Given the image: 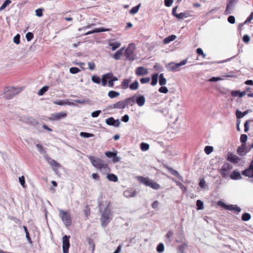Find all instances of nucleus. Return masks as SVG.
<instances>
[{
  "label": "nucleus",
  "mask_w": 253,
  "mask_h": 253,
  "mask_svg": "<svg viewBox=\"0 0 253 253\" xmlns=\"http://www.w3.org/2000/svg\"><path fill=\"white\" fill-rule=\"evenodd\" d=\"M113 218V212L107 206L104 210L101 218L100 221L102 226L106 227Z\"/></svg>",
  "instance_id": "obj_1"
},
{
  "label": "nucleus",
  "mask_w": 253,
  "mask_h": 253,
  "mask_svg": "<svg viewBox=\"0 0 253 253\" xmlns=\"http://www.w3.org/2000/svg\"><path fill=\"white\" fill-rule=\"evenodd\" d=\"M135 96L127 98L123 100L119 101L111 106L112 108L124 109L128 105H132L134 103V98Z\"/></svg>",
  "instance_id": "obj_2"
},
{
  "label": "nucleus",
  "mask_w": 253,
  "mask_h": 253,
  "mask_svg": "<svg viewBox=\"0 0 253 253\" xmlns=\"http://www.w3.org/2000/svg\"><path fill=\"white\" fill-rule=\"evenodd\" d=\"M22 88L14 87H7L4 89V96L7 99L12 98L15 95L20 92Z\"/></svg>",
  "instance_id": "obj_3"
},
{
  "label": "nucleus",
  "mask_w": 253,
  "mask_h": 253,
  "mask_svg": "<svg viewBox=\"0 0 253 253\" xmlns=\"http://www.w3.org/2000/svg\"><path fill=\"white\" fill-rule=\"evenodd\" d=\"M91 164L96 168L101 169L103 168H106L107 164H104L103 161L99 158L94 156H89L88 157Z\"/></svg>",
  "instance_id": "obj_4"
},
{
  "label": "nucleus",
  "mask_w": 253,
  "mask_h": 253,
  "mask_svg": "<svg viewBox=\"0 0 253 253\" xmlns=\"http://www.w3.org/2000/svg\"><path fill=\"white\" fill-rule=\"evenodd\" d=\"M59 216L66 227L69 226L72 224L71 217L69 213L62 210L59 211Z\"/></svg>",
  "instance_id": "obj_5"
},
{
  "label": "nucleus",
  "mask_w": 253,
  "mask_h": 253,
  "mask_svg": "<svg viewBox=\"0 0 253 253\" xmlns=\"http://www.w3.org/2000/svg\"><path fill=\"white\" fill-rule=\"evenodd\" d=\"M187 62V59H184L178 63L171 62L166 65V68L169 72H173L181 66L184 65Z\"/></svg>",
  "instance_id": "obj_6"
},
{
  "label": "nucleus",
  "mask_w": 253,
  "mask_h": 253,
  "mask_svg": "<svg viewBox=\"0 0 253 253\" xmlns=\"http://www.w3.org/2000/svg\"><path fill=\"white\" fill-rule=\"evenodd\" d=\"M238 0H227L226 9L224 11V14L227 15L232 13L234 10V6Z\"/></svg>",
  "instance_id": "obj_7"
},
{
  "label": "nucleus",
  "mask_w": 253,
  "mask_h": 253,
  "mask_svg": "<svg viewBox=\"0 0 253 253\" xmlns=\"http://www.w3.org/2000/svg\"><path fill=\"white\" fill-rule=\"evenodd\" d=\"M218 205L221 206L223 208L229 211H234L237 213L241 211V209L236 205H227L223 202H218Z\"/></svg>",
  "instance_id": "obj_8"
},
{
  "label": "nucleus",
  "mask_w": 253,
  "mask_h": 253,
  "mask_svg": "<svg viewBox=\"0 0 253 253\" xmlns=\"http://www.w3.org/2000/svg\"><path fill=\"white\" fill-rule=\"evenodd\" d=\"M232 168V166L229 163H225L220 169V173L223 177H226Z\"/></svg>",
  "instance_id": "obj_9"
},
{
  "label": "nucleus",
  "mask_w": 253,
  "mask_h": 253,
  "mask_svg": "<svg viewBox=\"0 0 253 253\" xmlns=\"http://www.w3.org/2000/svg\"><path fill=\"white\" fill-rule=\"evenodd\" d=\"M69 238H70V236H67V235H65L63 237L62 248H63V253H69V248L70 246V242H69Z\"/></svg>",
  "instance_id": "obj_10"
},
{
  "label": "nucleus",
  "mask_w": 253,
  "mask_h": 253,
  "mask_svg": "<svg viewBox=\"0 0 253 253\" xmlns=\"http://www.w3.org/2000/svg\"><path fill=\"white\" fill-rule=\"evenodd\" d=\"M105 123L109 126L114 127H119L120 126L121 122L119 119L115 120L113 117H111L105 120Z\"/></svg>",
  "instance_id": "obj_11"
},
{
  "label": "nucleus",
  "mask_w": 253,
  "mask_h": 253,
  "mask_svg": "<svg viewBox=\"0 0 253 253\" xmlns=\"http://www.w3.org/2000/svg\"><path fill=\"white\" fill-rule=\"evenodd\" d=\"M249 152L248 147L245 144H242L237 149L238 154L241 156L246 155Z\"/></svg>",
  "instance_id": "obj_12"
},
{
  "label": "nucleus",
  "mask_w": 253,
  "mask_h": 253,
  "mask_svg": "<svg viewBox=\"0 0 253 253\" xmlns=\"http://www.w3.org/2000/svg\"><path fill=\"white\" fill-rule=\"evenodd\" d=\"M133 46V44H129L128 46L126 49L125 54L126 58L129 59V60H133L134 58L132 57L133 53V49L134 48L133 47L132 49H131V47Z\"/></svg>",
  "instance_id": "obj_13"
},
{
  "label": "nucleus",
  "mask_w": 253,
  "mask_h": 253,
  "mask_svg": "<svg viewBox=\"0 0 253 253\" xmlns=\"http://www.w3.org/2000/svg\"><path fill=\"white\" fill-rule=\"evenodd\" d=\"M105 76H108V85L110 87H113L114 84V82L118 80V78L117 77L114 76L113 74L111 73H107L105 74Z\"/></svg>",
  "instance_id": "obj_14"
},
{
  "label": "nucleus",
  "mask_w": 253,
  "mask_h": 253,
  "mask_svg": "<svg viewBox=\"0 0 253 253\" xmlns=\"http://www.w3.org/2000/svg\"><path fill=\"white\" fill-rule=\"evenodd\" d=\"M134 102H135L137 105L139 107L143 106L145 102V98L143 95L138 94L135 95Z\"/></svg>",
  "instance_id": "obj_15"
},
{
  "label": "nucleus",
  "mask_w": 253,
  "mask_h": 253,
  "mask_svg": "<svg viewBox=\"0 0 253 253\" xmlns=\"http://www.w3.org/2000/svg\"><path fill=\"white\" fill-rule=\"evenodd\" d=\"M227 160L232 163L237 164L240 161V158L232 153L229 152L227 154Z\"/></svg>",
  "instance_id": "obj_16"
},
{
  "label": "nucleus",
  "mask_w": 253,
  "mask_h": 253,
  "mask_svg": "<svg viewBox=\"0 0 253 253\" xmlns=\"http://www.w3.org/2000/svg\"><path fill=\"white\" fill-rule=\"evenodd\" d=\"M135 74L138 76L146 75L148 74V71L143 67H138L135 70Z\"/></svg>",
  "instance_id": "obj_17"
},
{
  "label": "nucleus",
  "mask_w": 253,
  "mask_h": 253,
  "mask_svg": "<svg viewBox=\"0 0 253 253\" xmlns=\"http://www.w3.org/2000/svg\"><path fill=\"white\" fill-rule=\"evenodd\" d=\"M44 157L51 167H52L54 170H55V168H59L60 167V165L56 161L51 159L47 155L45 156Z\"/></svg>",
  "instance_id": "obj_18"
},
{
  "label": "nucleus",
  "mask_w": 253,
  "mask_h": 253,
  "mask_svg": "<svg viewBox=\"0 0 253 253\" xmlns=\"http://www.w3.org/2000/svg\"><path fill=\"white\" fill-rule=\"evenodd\" d=\"M67 114L65 112H59L52 115L51 119L54 121L59 120L66 117Z\"/></svg>",
  "instance_id": "obj_19"
},
{
  "label": "nucleus",
  "mask_w": 253,
  "mask_h": 253,
  "mask_svg": "<svg viewBox=\"0 0 253 253\" xmlns=\"http://www.w3.org/2000/svg\"><path fill=\"white\" fill-rule=\"evenodd\" d=\"M137 192L135 189H130L126 190L124 195L126 197L129 198V197H134L137 194Z\"/></svg>",
  "instance_id": "obj_20"
},
{
  "label": "nucleus",
  "mask_w": 253,
  "mask_h": 253,
  "mask_svg": "<svg viewBox=\"0 0 253 253\" xmlns=\"http://www.w3.org/2000/svg\"><path fill=\"white\" fill-rule=\"evenodd\" d=\"M137 180L139 181V182L141 183H142L144 184L145 185L147 186H149L150 185V183L151 181V180L148 177H144L143 176H138L137 177Z\"/></svg>",
  "instance_id": "obj_21"
},
{
  "label": "nucleus",
  "mask_w": 253,
  "mask_h": 253,
  "mask_svg": "<svg viewBox=\"0 0 253 253\" xmlns=\"http://www.w3.org/2000/svg\"><path fill=\"white\" fill-rule=\"evenodd\" d=\"M110 31L109 29H105L104 28H95V29L89 31L84 34V35H88L91 34L95 33H100V32H106V31Z\"/></svg>",
  "instance_id": "obj_22"
},
{
  "label": "nucleus",
  "mask_w": 253,
  "mask_h": 253,
  "mask_svg": "<svg viewBox=\"0 0 253 253\" xmlns=\"http://www.w3.org/2000/svg\"><path fill=\"white\" fill-rule=\"evenodd\" d=\"M246 92L245 91H240V90H233L231 92V94L233 97H242L246 94Z\"/></svg>",
  "instance_id": "obj_23"
},
{
  "label": "nucleus",
  "mask_w": 253,
  "mask_h": 253,
  "mask_svg": "<svg viewBox=\"0 0 253 253\" xmlns=\"http://www.w3.org/2000/svg\"><path fill=\"white\" fill-rule=\"evenodd\" d=\"M230 177L232 179L238 180L242 178L240 172L237 170H234L233 172L230 175Z\"/></svg>",
  "instance_id": "obj_24"
},
{
  "label": "nucleus",
  "mask_w": 253,
  "mask_h": 253,
  "mask_svg": "<svg viewBox=\"0 0 253 253\" xmlns=\"http://www.w3.org/2000/svg\"><path fill=\"white\" fill-rule=\"evenodd\" d=\"M125 49V47H122L121 49L117 50L113 55V57L115 60H119L121 58V56L123 54V52Z\"/></svg>",
  "instance_id": "obj_25"
},
{
  "label": "nucleus",
  "mask_w": 253,
  "mask_h": 253,
  "mask_svg": "<svg viewBox=\"0 0 253 253\" xmlns=\"http://www.w3.org/2000/svg\"><path fill=\"white\" fill-rule=\"evenodd\" d=\"M168 169L173 175L177 177L179 180H182L183 178L182 176H180V175L179 174L177 170L171 168H168Z\"/></svg>",
  "instance_id": "obj_26"
},
{
  "label": "nucleus",
  "mask_w": 253,
  "mask_h": 253,
  "mask_svg": "<svg viewBox=\"0 0 253 253\" xmlns=\"http://www.w3.org/2000/svg\"><path fill=\"white\" fill-rule=\"evenodd\" d=\"M176 38V37L175 35H171L165 38L163 41V42L165 44H168L170 42L174 41Z\"/></svg>",
  "instance_id": "obj_27"
},
{
  "label": "nucleus",
  "mask_w": 253,
  "mask_h": 253,
  "mask_svg": "<svg viewBox=\"0 0 253 253\" xmlns=\"http://www.w3.org/2000/svg\"><path fill=\"white\" fill-rule=\"evenodd\" d=\"M159 77V74L158 73H155L152 75L151 78V84L153 86H154L157 84L158 83V79Z\"/></svg>",
  "instance_id": "obj_28"
},
{
  "label": "nucleus",
  "mask_w": 253,
  "mask_h": 253,
  "mask_svg": "<svg viewBox=\"0 0 253 253\" xmlns=\"http://www.w3.org/2000/svg\"><path fill=\"white\" fill-rule=\"evenodd\" d=\"M107 178L109 181L117 182L118 180L117 176L113 173H109L107 175Z\"/></svg>",
  "instance_id": "obj_29"
},
{
  "label": "nucleus",
  "mask_w": 253,
  "mask_h": 253,
  "mask_svg": "<svg viewBox=\"0 0 253 253\" xmlns=\"http://www.w3.org/2000/svg\"><path fill=\"white\" fill-rule=\"evenodd\" d=\"M120 93L118 91L111 90L108 92V96L112 99L116 98L120 95Z\"/></svg>",
  "instance_id": "obj_30"
},
{
  "label": "nucleus",
  "mask_w": 253,
  "mask_h": 253,
  "mask_svg": "<svg viewBox=\"0 0 253 253\" xmlns=\"http://www.w3.org/2000/svg\"><path fill=\"white\" fill-rule=\"evenodd\" d=\"M109 45L111 47L112 50L114 51L120 46L121 43L119 42H115L109 43Z\"/></svg>",
  "instance_id": "obj_31"
},
{
  "label": "nucleus",
  "mask_w": 253,
  "mask_h": 253,
  "mask_svg": "<svg viewBox=\"0 0 253 253\" xmlns=\"http://www.w3.org/2000/svg\"><path fill=\"white\" fill-rule=\"evenodd\" d=\"M159 84L161 86H163L165 85L167 83V80L164 77L163 74H161L159 76Z\"/></svg>",
  "instance_id": "obj_32"
},
{
  "label": "nucleus",
  "mask_w": 253,
  "mask_h": 253,
  "mask_svg": "<svg viewBox=\"0 0 253 253\" xmlns=\"http://www.w3.org/2000/svg\"><path fill=\"white\" fill-rule=\"evenodd\" d=\"M130 81L128 79H124L121 84V87L123 89H126L129 87Z\"/></svg>",
  "instance_id": "obj_33"
},
{
  "label": "nucleus",
  "mask_w": 253,
  "mask_h": 253,
  "mask_svg": "<svg viewBox=\"0 0 253 253\" xmlns=\"http://www.w3.org/2000/svg\"><path fill=\"white\" fill-rule=\"evenodd\" d=\"M87 241L88 244L89 245L90 247L91 248L92 252L93 253L95 246L93 240L90 238H87Z\"/></svg>",
  "instance_id": "obj_34"
},
{
  "label": "nucleus",
  "mask_w": 253,
  "mask_h": 253,
  "mask_svg": "<svg viewBox=\"0 0 253 253\" xmlns=\"http://www.w3.org/2000/svg\"><path fill=\"white\" fill-rule=\"evenodd\" d=\"M189 16L188 12H181L178 15H176V18L178 19H181L184 18H187Z\"/></svg>",
  "instance_id": "obj_35"
},
{
  "label": "nucleus",
  "mask_w": 253,
  "mask_h": 253,
  "mask_svg": "<svg viewBox=\"0 0 253 253\" xmlns=\"http://www.w3.org/2000/svg\"><path fill=\"white\" fill-rule=\"evenodd\" d=\"M138 82L137 81H135L129 85V87L131 90H133L137 89L138 87Z\"/></svg>",
  "instance_id": "obj_36"
},
{
  "label": "nucleus",
  "mask_w": 253,
  "mask_h": 253,
  "mask_svg": "<svg viewBox=\"0 0 253 253\" xmlns=\"http://www.w3.org/2000/svg\"><path fill=\"white\" fill-rule=\"evenodd\" d=\"M251 218V214L248 212H245L242 214L241 219L244 221H249Z\"/></svg>",
  "instance_id": "obj_37"
},
{
  "label": "nucleus",
  "mask_w": 253,
  "mask_h": 253,
  "mask_svg": "<svg viewBox=\"0 0 253 253\" xmlns=\"http://www.w3.org/2000/svg\"><path fill=\"white\" fill-rule=\"evenodd\" d=\"M141 5V4L139 3L137 5L133 7L129 11V13L131 14H134L137 13L139 10V7Z\"/></svg>",
  "instance_id": "obj_38"
},
{
  "label": "nucleus",
  "mask_w": 253,
  "mask_h": 253,
  "mask_svg": "<svg viewBox=\"0 0 253 253\" xmlns=\"http://www.w3.org/2000/svg\"><path fill=\"white\" fill-rule=\"evenodd\" d=\"M164 249H165L164 245L162 243H159L156 248V250H157V252H158L159 253H161L163 252L164 251Z\"/></svg>",
  "instance_id": "obj_39"
},
{
  "label": "nucleus",
  "mask_w": 253,
  "mask_h": 253,
  "mask_svg": "<svg viewBox=\"0 0 253 253\" xmlns=\"http://www.w3.org/2000/svg\"><path fill=\"white\" fill-rule=\"evenodd\" d=\"M149 186L155 190H158L160 188V185L159 184L155 182H153L152 180Z\"/></svg>",
  "instance_id": "obj_40"
},
{
  "label": "nucleus",
  "mask_w": 253,
  "mask_h": 253,
  "mask_svg": "<svg viewBox=\"0 0 253 253\" xmlns=\"http://www.w3.org/2000/svg\"><path fill=\"white\" fill-rule=\"evenodd\" d=\"M49 88L48 86H44L38 92V94L40 96H42L44 94V93L48 90Z\"/></svg>",
  "instance_id": "obj_41"
},
{
  "label": "nucleus",
  "mask_w": 253,
  "mask_h": 253,
  "mask_svg": "<svg viewBox=\"0 0 253 253\" xmlns=\"http://www.w3.org/2000/svg\"><path fill=\"white\" fill-rule=\"evenodd\" d=\"M141 150L143 151H147L149 148V145L145 142H142L140 144Z\"/></svg>",
  "instance_id": "obj_42"
},
{
  "label": "nucleus",
  "mask_w": 253,
  "mask_h": 253,
  "mask_svg": "<svg viewBox=\"0 0 253 253\" xmlns=\"http://www.w3.org/2000/svg\"><path fill=\"white\" fill-rule=\"evenodd\" d=\"M11 3V1L10 0H5L4 2L2 4V5L0 7V11L3 10L6 8L7 6H8L10 3Z\"/></svg>",
  "instance_id": "obj_43"
},
{
  "label": "nucleus",
  "mask_w": 253,
  "mask_h": 253,
  "mask_svg": "<svg viewBox=\"0 0 253 253\" xmlns=\"http://www.w3.org/2000/svg\"><path fill=\"white\" fill-rule=\"evenodd\" d=\"M196 206L197 207V210H203L204 209V203L201 200H198L196 201Z\"/></svg>",
  "instance_id": "obj_44"
},
{
  "label": "nucleus",
  "mask_w": 253,
  "mask_h": 253,
  "mask_svg": "<svg viewBox=\"0 0 253 253\" xmlns=\"http://www.w3.org/2000/svg\"><path fill=\"white\" fill-rule=\"evenodd\" d=\"M105 155L109 158H113V157H115L116 155H117V152H114L111 151H107L105 152Z\"/></svg>",
  "instance_id": "obj_45"
},
{
  "label": "nucleus",
  "mask_w": 253,
  "mask_h": 253,
  "mask_svg": "<svg viewBox=\"0 0 253 253\" xmlns=\"http://www.w3.org/2000/svg\"><path fill=\"white\" fill-rule=\"evenodd\" d=\"M92 81L97 84H99L101 83V79L97 76L94 75L91 78Z\"/></svg>",
  "instance_id": "obj_46"
},
{
  "label": "nucleus",
  "mask_w": 253,
  "mask_h": 253,
  "mask_svg": "<svg viewBox=\"0 0 253 253\" xmlns=\"http://www.w3.org/2000/svg\"><path fill=\"white\" fill-rule=\"evenodd\" d=\"M74 102L76 103L83 104H84L85 103H88L89 102V100L85 99L84 98L77 99L74 100Z\"/></svg>",
  "instance_id": "obj_47"
},
{
  "label": "nucleus",
  "mask_w": 253,
  "mask_h": 253,
  "mask_svg": "<svg viewBox=\"0 0 253 253\" xmlns=\"http://www.w3.org/2000/svg\"><path fill=\"white\" fill-rule=\"evenodd\" d=\"M213 148L212 146H206L205 147L204 151L207 154L209 155L213 151Z\"/></svg>",
  "instance_id": "obj_48"
},
{
  "label": "nucleus",
  "mask_w": 253,
  "mask_h": 253,
  "mask_svg": "<svg viewBox=\"0 0 253 253\" xmlns=\"http://www.w3.org/2000/svg\"><path fill=\"white\" fill-rule=\"evenodd\" d=\"M80 136L84 138H89L92 137L93 134L88 132H81L80 133Z\"/></svg>",
  "instance_id": "obj_49"
},
{
  "label": "nucleus",
  "mask_w": 253,
  "mask_h": 253,
  "mask_svg": "<svg viewBox=\"0 0 253 253\" xmlns=\"http://www.w3.org/2000/svg\"><path fill=\"white\" fill-rule=\"evenodd\" d=\"M70 73L72 74H77L80 72L79 68L75 67H73L70 68Z\"/></svg>",
  "instance_id": "obj_50"
},
{
  "label": "nucleus",
  "mask_w": 253,
  "mask_h": 253,
  "mask_svg": "<svg viewBox=\"0 0 253 253\" xmlns=\"http://www.w3.org/2000/svg\"><path fill=\"white\" fill-rule=\"evenodd\" d=\"M36 147L38 150V151L41 153V154H43L44 153H45V151L44 150V149L43 148V147L42 146V145H41L40 144H37L36 145Z\"/></svg>",
  "instance_id": "obj_51"
},
{
  "label": "nucleus",
  "mask_w": 253,
  "mask_h": 253,
  "mask_svg": "<svg viewBox=\"0 0 253 253\" xmlns=\"http://www.w3.org/2000/svg\"><path fill=\"white\" fill-rule=\"evenodd\" d=\"M19 181L21 185L23 187H26L25 177L24 176H21L19 177Z\"/></svg>",
  "instance_id": "obj_52"
},
{
  "label": "nucleus",
  "mask_w": 253,
  "mask_h": 253,
  "mask_svg": "<svg viewBox=\"0 0 253 253\" xmlns=\"http://www.w3.org/2000/svg\"><path fill=\"white\" fill-rule=\"evenodd\" d=\"M34 38V34L31 32H28L26 35V38L27 41H31Z\"/></svg>",
  "instance_id": "obj_53"
},
{
  "label": "nucleus",
  "mask_w": 253,
  "mask_h": 253,
  "mask_svg": "<svg viewBox=\"0 0 253 253\" xmlns=\"http://www.w3.org/2000/svg\"><path fill=\"white\" fill-rule=\"evenodd\" d=\"M248 139V136L246 134H243L240 137V141L242 144H245Z\"/></svg>",
  "instance_id": "obj_54"
},
{
  "label": "nucleus",
  "mask_w": 253,
  "mask_h": 253,
  "mask_svg": "<svg viewBox=\"0 0 253 253\" xmlns=\"http://www.w3.org/2000/svg\"><path fill=\"white\" fill-rule=\"evenodd\" d=\"M13 42L18 44L20 42V36L19 34L16 35L13 38Z\"/></svg>",
  "instance_id": "obj_55"
},
{
  "label": "nucleus",
  "mask_w": 253,
  "mask_h": 253,
  "mask_svg": "<svg viewBox=\"0 0 253 253\" xmlns=\"http://www.w3.org/2000/svg\"><path fill=\"white\" fill-rule=\"evenodd\" d=\"M101 113V110H96L91 113V116L92 118H96L99 116Z\"/></svg>",
  "instance_id": "obj_56"
},
{
  "label": "nucleus",
  "mask_w": 253,
  "mask_h": 253,
  "mask_svg": "<svg viewBox=\"0 0 253 253\" xmlns=\"http://www.w3.org/2000/svg\"><path fill=\"white\" fill-rule=\"evenodd\" d=\"M251 120H247L245 122L244 124V131L247 132L249 131V124Z\"/></svg>",
  "instance_id": "obj_57"
},
{
  "label": "nucleus",
  "mask_w": 253,
  "mask_h": 253,
  "mask_svg": "<svg viewBox=\"0 0 253 253\" xmlns=\"http://www.w3.org/2000/svg\"><path fill=\"white\" fill-rule=\"evenodd\" d=\"M108 76H105V74L103 75L102 78V85L104 86H106L107 83Z\"/></svg>",
  "instance_id": "obj_58"
},
{
  "label": "nucleus",
  "mask_w": 253,
  "mask_h": 253,
  "mask_svg": "<svg viewBox=\"0 0 253 253\" xmlns=\"http://www.w3.org/2000/svg\"><path fill=\"white\" fill-rule=\"evenodd\" d=\"M168 89L166 86H162L159 89V91L163 93H167L168 92Z\"/></svg>",
  "instance_id": "obj_59"
},
{
  "label": "nucleus",
  "mask_w": 253,
  "mask_h": 253,
  "mask_svg": "<svg viewBox=\"0 0 253 253\" xmlns=\"http://www.w3.org/2000/svg\"><path fill=\"white\" fill-rule=\"evenodd\" d=\"M43 9L38 8L36 10V15L38 17H42L43 15Z\"/></svg>",
  "instance_id": "obj_60"
},
{
  "label": "nucleus",
  "mask_w": 253,
  "mask_h": 253,
  "mask_svg": "<svg viewBox=\"0 0 253 253\" xmlns=\"http://www.w3.org/2000/svg\"><path fill=\"white\" fill-rule=\"evenodd\" d=\"M150 79L149 77L143 78L140 79V82L141 84H144L149 82Z\"/></svg>",
  "instance_id": "obj_61"
},
{
  "label": "nucleus",
  "mask_w": 253,
  "mask_h": 253,
  "mask_svg": "<svg viewBox=\"0 0 253 253\" xmlns=\"http://www.w3.org/2000/svg\"><path fill=\"white\" fill-rule=\"evenodd\" d=\"M228 22L231 24L235 23V18L234 16L230 15L227 18Z\"/></svg>",
  "instance_id": "obj_62"
},
{
  "label": "nucleus",
  "mask_w": 253,
  "mask_h": 253,
  "mask_svg": "<svg viewBox=\"0 0 253 253\" xmlns=\"http://www.w3.org/2000/svg\"><path fill=\"white\" fill-rule=\"evenodd\" d=\"M253 19V12H252L250 15L248 16L247 19L244 22V24H246L247 23L250 22V21Z\"/></svg>",
  "instance_id": "obj_63"
},
{
  "label": "nucleus",
  "mask_w": 253,
  "mask_h": 253,
  "mask_svg": "<svg viewBox=\"0 0 253 253\" xmlns=\"http://www.w3.org/2000/svg\"><path fill=\"white\" fill-rule=\"evenodd\" d=\"M185 248V245L183 244V245H180L178 249V252H179V253H184Z\"/></svg>",
  "instance_id": "obj_64"
}]
</instances>
